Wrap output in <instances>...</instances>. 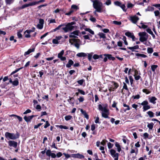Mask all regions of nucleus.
<instances>
[{"label": "nucleus", "mask_w": 160, "mask_h": 160, "mask_svg": "<svg viewBox=\"0 0 160 160\" xmlns=\"http://www.w3.org/2000/svg\"><path fill=\"white\" fill-rule=\"evenodd\" d=\"M112 83H113V85L114 86V89L117 88L118 87V85L117 83L114 82H112Z\"/></svg>", "instance_id": "obj_55"}, {"label": "nucleus", "mask_w": 160, "mask_h": 160, "mask_svg": "<svg viewBox=\"0 0 160 160\" xmlns=\"http://www.w3.org/2000/svg\"><path fill=\"white\" fill-rule=\"evenodd\" d=\"M93 2V7L98 12H102V7L103 5L102 3L99 0H92Z\"/></svg>", "instance_id": "obj_2"}, {"label": "nucleus", "mask_w": 160, "mask_h": 160, "mask_svg": "<svg viewBox=\"0 0 160 160\" xmlns=\"http://www.w3.org/2000/svg\"><path fill=\"white\" fill-rule=\"evenodd\" d=\"M33 117V115H32L28 117L25 116L24 117V119L27 122H29L31 121Z\"/></svg>", "instance_id": "obj_16"}, {"label": "nucleus", "mask_w": 160, "mask_h": 160, "mask_svg": "<svg viewBox=\"0 0 160 160\" xmlns=\"http://www.w3.org/2000/svg\"><path fill=\"white\" fill-rule=\"evenodd\" d=\"M108 148L110 149V148H112V147L113 146V144H112L110 142H109L108 143Z\"/></svg>", "instance_id": "obj_51"}, {"label": "nucleus", "mask_w": 160, "mask_h": 160, "mask_svg": "<svg viewBox=\"0 0 160 160\" xmlns=\"http://www.w3.org/2000/svg\"><path fill=\"white\" fill-rule=\"evenodd\" d=\"M158 66L157 65H152L151 67V69L153 72H155V70L156 68L158 67Z\"/></svg>", "instance_id": "obj_30"}, {"label": "nucleus", "mask_w": 160, "mask_h": 160, "mask_svg": "<svg viewBox=\"0 0 160 160\" xmlns=\"http://www.w3.org/2000/svg\"><path fill=\"white\" fill-rule=\"evenodd\" d=\"M72 116L70 115L67 116L65 117V118L66 121H68L71 119Z\"/></svg>", "instance_id": "obj_40"}, {"label": "nucleus", "mask_w": 160, "mask_h": 160, "mask_svg": "<svg viewBox=\"0 0 160 160\" xmlns=\"http://www.w3.org/2000/svg\"><path fill=\"white\" fill-rule=\"evenodd\" d=\"M56 127H58L61 129H68V128L67 127L65 126H63L62 125H57L56 126Z\"/></svg>", "instance_id": "obj_25"}, {"label": "nucleus", "mask_w": 160, "mask_h": 160, "mask_svg": "<svg viewBox=\"0 0 160 160\" xmlns=\"http://www.w3.org/2000/svg\"><path fill=\"white\" fill-rule=\"evenodd\" d=\"M114 3L115 5L119 6H120L121 4V3L118 1H116Z\"/></svg>", "instance_id": "obj_59"}, {"label": "nucleus", "mask_w": 160, "mask_h": 160, "mask_svg": "<svg viewBox=\"0 0 160 160\" xmlns=\"http://www.w3.org/2000/svg\"><path fill=\"white\" fill-rule=\"evenodd\" d=\"M142 91L143 92L146 93V94H148L150 92L148 89H143Z\"/></svg>", "instance_id": "obj_47"}, {"label": "nucleus", "mask_w": 160, "mask_h": 160, "mask_svg": "<svg viewBox=\"0 0 160 160\" xmlns=\"http://www.w3.org/2000/svg\"><path fill=\"white\" fill-rule=\"evenodd\" d=\"M42 124V123H39L38 124L35 125L34 126V128H37L39 127Z\"/></svg>", "instance_id": "obj_62"}, {"label": "nucleus", "mask_w": 160, "mask_h": 160, "mask_svg": "<svg viewBox=\"0 0 160 160\" xmlns=\"http://www.w3.org/2000/svg\"><path fill=\"white\" fill-rule=\"evenodd\" d=\"M108 142L107 140H103L101 142V144L103 146H104L106 145V142Z\"/></svg>", "instance_id": "obj_52"}, {"label": "nucleus", "mask_w": 160, "mask_h": 160, "mask_svg": "<svg viewBox=\"0 0 160 160\" xmlns=\"http://www.w3.org/2000/svg\"><path fill=\"white\" fill-rule=\"evenodd\" d=\"M78 100L79 102H82L84 100V98L83 97H80L79 98H78Z\"/></svg>", "instance_id": "obj_58"}, {"label": "nucleus", "mask_w": 160, "mask_h": 160, "mask_svg": "<svg viewBox=\"0 0 160 160\" xmlns=\"http://www.w3.org/2000/svg\"><path fill=\"white\" fill-rule=\"evenodd\" d=\"M146 31H147V32L148 33H149L151 35V34H152V33H153V32L151 31V29H150V28H148V29H146Z\"/></svg>", "instance_id": "obj_60"}, {"label": "nucleus", "mask_w": 160, "mask_h": 160, "mask_svg": "<svg viewBox=\"0 0 160 160\" xmlns=\"http://www.w3.org/2000/svg\"><path fill=\"white\" fill-rule=\"evenodd\" d=\"M73 62L71 59H69L68 63L66 65V67L67 68H69L73 64Z\"/></svg>", "instance_id": "obj_17"}, {"label": "nucleus", "mask_w": 160, "mask_h": 160, "mask_svg": "<svg viewBox=\"0 0 160 160\" xmlns=\"http://www.w3.org/2000/svg\"><path fill=\"white\" fill-rule=\"evenodd\" d=\"M155 15L156 17L158 16L160 18V13L158 11H155L154 12Z\"/></svg>", "instance_id": "obj_33"}, {"label": "nucleus", "mask_w": 160, "mask_h": 160, "mask_svg": "<svg viewBox=\"0 0 160 160\" xmlns=\"http://www.w3.org/2000/svg\"><path fill=\"white\" fill-rule=\"evenodd\" d=\"M141 104L143 106V112H145L150 108V106L148 105V103L147 101H143Z\"/></svg>", "instance_id": "obj_8"}, {"label": "nucleus", "mask_w": 160, "mask_h": 160, "mask_svg": "<svg viewBox=\"0 0 160 160\" xmlns=\"http://www.w3.org/2000/svg\"><path fill=\"white\" fill-rule=\"evenodd\" d=\"M69 99L68 100V101L70 104L73 105L74 102L72 101V100L74 99L73 97H69Z\"/></svg>", "instance_id": "obj_22"}, {"label": "nucleus", "mask_w": 160, "mask_h": 160, "mask_svg": "<svg viewBox=\"0 0 160 160\" xmlns=\"http://www.w3.org/2000/svg\"><path fill=\"white\" fill-rule=\"evenodd\" d=\"M64 51L63 50H62L61 52L58 54V58L62 57L64 54Z\"/></svg>", "instance_id": "obj_38"}, {"label": "nucleus", "mask_w": 160, "mask_h": 160, "mask_svg": "<svg viewBox=\"0 0 160 160\" xmlns=\"http://www.w3.org/2000/svg\"><path fill=\"white\" fill-rule=\"evenodd\" d=\"M7 4H10L11 3L13 2V0H5Z\"/></svg>", "instance_id": "obj_41"}, {"label": "nucleus", "mask_w": 160, "mask_h": 160, "mask_svg": "<svg viewBox=\"0 0 160 160\" xmlns=\"http://www.w3.org/2000/svg\"><path fill=\"white\" fill-rule=\"evenodd\" d=\"M154 10V8L151 7H148L147 9H146V11H152Z\"/></svg>", "instance_id": "obj_34"}, {"label": "nucleus", "mask_w": 160, "mask_h": 160, "mask_svg": "<svg viewBox=\"0 0 160 160\" xmlns=\"http://www.w3.org/2000/svg\"><path fill=\"white\" fill-rule=\"evenodd\" d=\"M90 20H91L92 22H94L96 21V19L92 17H91L90 19Z\"/></svg>", "instance_id": "obj_63"}, {"label": "nucleus", "mask_w": 160, "mask_h": 160, "mask_svg": "<svg viewBox=\"0 0 160 160\" xmlns=\"http://www.w3.org/2000/svg\"><path fill=\"white\" fill-rule=\"evenodd\" d=\"M98 35L100 38L105 39L106 38V35L102 32H99Z\"/></svg>", "instance_id": "obj_21"}, {"label": "nucleus", "mask_w": 160, "mask_h": 160, "mask_svg": "<svg viewBox=\"0 0 160 160\" xmlns=\"http://www.w3.org/2000/svg\"><path fill=\"white\" fill-rule=\"evenodd\" d=\"M87 55H88V59L89 61H91L92 60V58L93 54V52H91L90 53H87Z\"/></svg>", "instance_id": "obj_24"}, {"label": "nucleus", "mask_w": 160, "mask_h": 160, "mask_svg": "<svg viewBox=\"0 0 160 160\" xmlns=\"http://www.w3.org/2000/svg\"><path fill=\"white\" fill-rule=\"evenodd\" d=\"M148 136L149 134L147 132H145L143 134L144 138L145 139L148 138Z\"/></svg>", "instance_id": "obj_61"}, {"label": "nucleus", "mask_w": 160, "mask_h": 160, "mask_svg": "<svg viewBox=\"0 0 160 160\" xmlns=\"http://www.w3.org/2000/svg\"><path fill=\"white\" fill-rule=\"evenodd\" d=\"M85 30L86 31H88L90 33H91L92 35H94V31L92 30L90 28H86L85 29Z\"/></svg>", "instance_id": "obj_27"}, {"label": "nucleus", "mask_w": 160, "mask_h": 160, "mask_svg": "<svg viewBox=\"0 0 160 160\" xmlns=\"http://www.w3.org/2000/svg\"><path fill=\"white\" fill-rule=\"evenodd\" d=\"M52 42L53 43L55 44H58L59 43L58 41L56 38L53 39Z\"/></svg>", "instance_id": "obj_50"}, {"label": "nucleus", "mask_w": 160, "mask_h": 160, "mask_svg": "<svg viewBox=\"0 0 160 160\" xmlns=\"http://www.w3.org/2000/svg\"><path fill=\"white\" fill-rule=\"evenodd\" d=\"M29 6L28 4H26L23 5L21 8L20 9H23L25 8L28 7Z\"/></svg>", "instance_id": "obj_46"}, {"label": "nucleus", "mask_w": 160, "mask_h": 160, "mask_svg": "<svg viewBox=\"0 0 160 160\" xmlns=\"http://www.w3.org/2000/svg\"><path fill=\"white\" fill-rule=\"evenodd\" d=\"M93 58L94 59H97L99 58V55L97 54H94L93 56Z\"/></svg>", "instance_id": "obj_53"}, {"label": "nucleus", "mask_w": 160, "mask_h": 160, "mask_svg": "<svg viewBox=\"0 0 160 160\" xmlns=\"http://www.w3.org/2000/svg\"><path fill=\"white\" fill-rule=\"evenodd\" d=\"M78 91L81 94L83 95L85 94V92L79 89H78Z\"/></svg>", "instance_id": "obj_49"}, {"label": "nucleus", "mask_w": 160, "mask_h": 160, "mask_svg": "<svg viewBox=\"0 0 160 160\" xmlns=\"http://www.w3.org/2000/svg\"><path fill=\"white\" fill-rule=\"evenodd\" d=\"M123 83V88L124 89L126 90H128V87H127V85L126 83L124 82Z\"/></svg>", "instance_id": "obj_56"}, {"label": "nucleus", "mask_w": 160, "mask_h": 160, "mask_svg": "<svg viewBox=\"0 0 160 160\" xmlns=\"http://www.w3.org/2000/svg\"><path fill=\"white\" fill-rule=\"evenodd\" d=\"M138 35L140 36L139 40L141 42L146 41L148 38V35L145 32H140Z\"/></svg>", "instance_id": "obj_5"}, {"label": "nucleus", "mask_w": 160, "mask_h": 160, "mask_svg": "<svg viewBox=\"0 0 160 160\" xmlns=\"http://www.w3.org/2000/svg\"><path fill=\"white\" fill-rule=\"evenodd\" d=\"M141 24H142V26L141 27L140 26H138V27L140 28H144V29H145V28H147V25H144L143 24H142V23H141Z\"/></svg>", "instance_id": "obj_48"}, {"label": "nucleus", "mask_w": 160, "mask_h": 160, "mask_svg": "<svg viewBox=\"0 0 160 160\" xmlns=\"http://www.w3.org/2000/svg\"><path fill=\"white\" fill-rule=\"evenodd\" d=\"M125 35L131 38L132 36H133V34L129 32H127L125 33Z\"/></svg>", "instance_id": "obj_32"}, {"label": "nucleus", "mask_w": 160, "mask_h": 160, "mask_svg": "<svg viewBox=\"0 0 160 160\" xmlns=\"http://www.w3.org/2000/svg\"><path fill=\"white\" fill-rule=\"evenodd\" d=\"M18 83L19 82L18 78H16L14 81H13L12 84L14 86H17L18 85Z\"/></svg>", "instance_id": "obj_26"}, {"label": "nucleus", "mask_w": 160, "mask_h": 160, "mask_svg": "<svg viewBox=\"0 0 160 160\" xmlns=\"http://www.w3.org/2000/svg\"><path fill=\"white\" fill-rule=\"evenodd\" d=\"M76 56L78 57H85L87 56V53L84 52H79L76 54Z\"/></svg>", "instance_id": "obj_15"}, {"label": "nucleus", "mask_w": 160, "mask_h": 160, "mask_svg": "<svg viewBox=\"0 0 160 160\" xmlns=\"http://www.w3.org/2000/svg\"><path fill=\"white\" fill-rule=\"evenodd\" d=\"M56 156L58 158H59L61 157L62 155V154L61 152H59L58 153H57V155H56Z\"/></svg>", "instance_id": "obj_64"}, {"label": "nucleus", "mask_w": 160, "mask_h": 160, "mask_svg": "<svg viewBox=\"0 0 160 160\" xmlns=\"http://www.w3.org/2000/svg\"><path fill=\"white\" fill-rule=\"evenodd\" d=\"M115 145L116 147L117 148V151L118 152H120L121 150V146L119 143L118 142H116Z\"/></svg>", "instance_id": "obj_19"}, {"label": "nucleus", "mask_w": 160, "mask_h": 160, "mask_svg": "<svg viewBox=\"0 0 160 160\" xmlns=\"http://www.w3.org/2000/svg\"><path fill=\"white\" fill-rule=\"evenodd\" d=\"M147 113L149 116V117L150 118H152L154 117V113L152 111H149L147 112Z\"/></svg>", "instance_id": "obj_28"}, {"label": "nucleus", "mask_w": 160, "mask_h": 160, "mask_svg": "<svg viewBox=\"0 0 160 160\" xmlns=\"http://www.w3.org/2000/svg\"><path fill=\"white\" fill-rule=\"evenodd\" d=\"M21 68H19L16 69L14 71H13L11 73V75H12L16 73L17 72H18L19 70H20Z\"/></svg>", "instance_id": "obj_44"}, {"label": "nucleus", "mask_w": 160, "mask_h": 160, "mask_svg": "<svg viewBox=\"0 0 160 160\" xmlns=\"http://www.w3.org/2000/svg\"><path fill=\"white\" fill-rule=\"evenodd\" d=\"M104 56H107L108 58L110 60H114L115 58L114 57H112L111 54H104L103 55Z\"/></svg>", "instance_id": "obj_18"}, {"label": "nucleus", "mask_w": 160, "mask_h": 160, "mask_svg": "<svg viewBox=\"0 0 160 160\" xmlns=\"http://www.w3.org/2000/svg\"><path fill=\"white\" fill-rule=\"evenodd\" d=\"M72 156L73 158L79 159L83 158H84V156L79 153L72 154Z\"/></svg>", "instance_id": "obj_13"}, {"label": "nucleus", "mask_w": 160, "mask_h": 160, "mask_svg": "<svg viewBox=\"0 0 160 160\" xmlns=\"http://www.w3.org/2000/svg\"><path fill=\"white\" fill-rule=\"evenodd\" d=\"M110 152L111 156L114 158V160H118L119 154L116 152L115 150L111 149L110 150Z\"/></svg>", "instance_id": "obj_7"}, {"label": "nucleus", "mask_w": 160, "mask_h": 160, "mask_svg": "<svg viewBox=\"0 0 160 160\" xmlns=\"http://www.w3.org/2000/svg\"><path fill=\"white\" fill-rule=\"evenodd\" d=\"M84 82L83 79H81L77 81L78 83L80 85H82Z\"/></svg>", "instance_id": "obj_54"}, {"label": "nucleus", "mask_w": 160, "mask_h": 160, "mask_svg": "<svg viewBox=\"0 0 160 160\" xmlns=\"http://www.w3.org/2000/svg\"><path fill=\"white\" fill-rule=\"evenodd\" d=\"M34 51V48H33L32 49H29L28 50L25 52L24 55L26 56V55L29 54L30 53L33 52Z\"/></svg>", "instance_id": "obj_20"}, {"label": "nucleus", "mask_w": 160, "mask_h": 160, "mask_svg": "<svg viewBox=\"0 0 160 160\" xmlns=\"http://www.w3.org/2000/svg\"><path fill=\"white\" fill-rule=\"evenodd\" d=\"M65 27L62 28V29L65 32H67L69 31H72L74 28V26H72L70 23H68L67 25H65Z\"/></svg>", "instance_id": "obj_6"}, {"label": "nucleus", "mask_w": 160, "mask_h": 160, "mask_svg": "<svg viewBox=\"0 0 160 160\" xmlns=\"http://www.w3.org/2000/svg\"><path fill=\"white\" fill-rule=\"evenodd\" d=\"M139 18L136 15L130 17L129 20L133 23L136 24L138 20H139Z\"/></svg>", "instance_id": "obj_10"}, {"label": "nucleus", "mask_w": 160, "mask_h": 160, "mask_svg": "<svg viewBox=\"0 0 160 160\" xmlns=\"http://www.w3.org/2000/svg\"><path fill=\"white\" fill-rule=\"evenodd\" d=\"M71 8L72 9L77 10L79 9L78 7L75 5H72L71 6Z\"/></svg>", "instance_id": "obj_37"}, {"label": "nucleus", "mask_w": 160, "mask_h": 160, "mask_svg": "<svg viewBox=\"0 0 160 160\" xmlns=\"http://www.w3.org/2000/svg\"><path fill=\"white\" fill-rule=\"evenodd\" d=\"M5 136L8 140H15L19 138V134L18 132L16 134H14L6 132L5 134Z\"/></svg>", "instance_id": "obj_3"}, {"label": "nucleus", "mask_w": 160, "mask_h": 160, "mask_svg": "<svg viewBox=\"0 0 160 160\" xmlns=\"http://www.w3.org/2000/svg\"><path fill=\"white\" fill-rule=\"evenodd\" d=\"M44 24V20L43 19H40L39 20V23L37 25V28L40 29L42 28Z\"/></svg>", "instance_id": "obj_12"}, {"label": "nucleus", "mask_w": 160, "mask_h": 160, "mask_svg": "<svg viewBox=\"0 0 160 160\" xmlns=\"http://www.w3.org/2000/svg\"><path fill=\"white\" fill-rule=\"evenodd\" d=\"M147 51L149 53H152L153 52V49L152 48H148Z\"/></svg>", "instance_id": "obj_39"}, {"label": "nucleus", "mask_w": 160, "mask_h": 160, "mask_svg": "<svg viewBox=\"0 0 160 160\" xmlns=\"http://www.w3.org/2000/svg\"><path fill=\"white\" fill-rule=\"evenodd\" d=\"M52 153L51 150H48L46 152V155L48 157L50 156Z\"/></svg>", "instance_id": "obj_36"}, {"label": "nucleus", "mask_w": 160, "mask_h": 160, "mask_svg": "<svg viewBox=\"0 0 160 160\" xmlns=\"http://www.w3.org/2000/svg\"><path fill=\"white\" fill-rule=\"evenodd\" d=\"M154 124L153 123L151 122L150 123H148V125L147 127L149 128V129H152L153 127Z\"/></svg>", "instance_id": "obj_29"}, {"label": "nucleus", "mask_w": 160, "mask_h": 160, "mask_svg": "<svg viewBox=\"0 0 160 160\" xmlns=\"http://www.w3.org/2000/svg\"><path fill=\"white\" fill-rule=\"evenodd\" d=\"M98 109L101 111L102 117L105 118H109L108 116L109 115V110L106 107H103L101 104L98 105Z\"/></svg>", "instance_id": "obj_1"}, {"label": "nucleus", "mask_w": 160, "mask_h": 160, "mask_svg": "<svg viewBox=\"0 0 160 160\" xmlns=\"http://www.w3.org/2000/svg\"><path fill=\"white\" fill-rule=\"evenodd\" d=\"M136 55L137 56L141 57L143 58H145L147 57V56L145 55L140 53H137V54Z\"/></svg>", "instance_id": "obj_35"}, {"label": "nucleus", "mask_w": 160, "mask_h": 160, "mask_svg": "<svg viewBox=\"0 0 160 160\" xmlns=\"http://www.w3.org/2000/svg\"><path fill=\"white\" fill-rule=\"evenodd\" d=\"M28 4L29 6H34V5H35L37 4V2H33L29 3Z\"/></svg>", "instance_id": "obj_42"}, {"label": "nucleus", "mask_w": 160, "mask_h": 160, "mask_svg": "<svg viewBox=\"0 0 160 160\" xmlns=\"http://www.w3.org/2000/svg\"><path fill=\"white\" fill-rule=\"evenodd\" d=\"M113 23L118 25H120L121 24V22H118L116 21H113Z\"/></svg>", "instance_id": "obj_43"}, {"label": "nucleus", "mask_w": 160, "mask_h": 160, "mask_svg": "<svg viewBox=\"0 0 160 160\" xmlns=\"http://www.w3.org/2000/svg\"><path fill=\"white\" fill-rule=\"evenodd\" d=\"M123 107H127V108L124 110V111L125 112L127 110H129L130 109V108L129 106L127 105L125 103H124L123 104Z\"/></svg>", "instance_id": "obj_31"}, {"label": "nucleus", "mask_w": 160, "mask_h": 160, "mask_svg": "<svg viewBox=\"0 0 160 160\" xmlns=\"http://www.w3.org/2000/svg\"><path fill=\"white\" fill-rule=\"evenodd\" d=\"M69 42L71 45L74 46L78 49H79L80 46L82 45V42L78 39H70Z\"/></svg>", "instance_id": "obj_4"}, {"label": "nucleus", "mask_w": 160, "mask_h": 160, "mask_svg": "<svg viewBox=\"0 0 160 160\" xmlns=\"http://www.w3.org/2000/svg\"><path fill=\"white\" fill-rule=\"evenodd\" d=\"M128 48L132 50V51H133L134 50L138 49L139 48V46L138 45H136L132 47H128Z\"/></svg>", "instance_id": "obj_23"}, {"label": "nucleus", "mask_w": 160, "mask_h": 160, "mask_svg": "<svg viewBox=\"0 0 160 160\" xmlns=\"http://www.w3.org/2000/svg\"><path fill=\"white\" fill-rule=\"evenodd\" d=\"M22 32V30L17 32V36L19 38H22V35L21 34V32Z\"/></svg>", "instance_id": "obj_45"}, {"label": "nucleus", "mask_w": 160, "mask_h": 160, "mask_svg": "<svg viewBox=\"0 0 160 160\" xmlns=\"http://www.w3.org/2000/svg\"><path fill=\"white\" fill-rule=\"evenodd\" d=\"M148 99L150 102L155 104L156 103L155 101L157 100V98L153 96L149 98Z\"/></svg>", "instance_id": "obj_14"}, {"label": "nucleus", "mask_w": 160, "mask_h": 160, "mask_svg": "<svg viewBox=\"0 0 160 160\" xmlns=\"http://www.w3.org/2000/svg\"><path fill=\"white\" fill-rule=\"evenodd\" d=\"M8 145L10 147H12L15 148L17 146V142L14 141L10 140L8 141Z\"/></svg>", "instance_id": "obj_11"}, {"label": "nucleus", "mask_w": 160, "mask_h": 160, "mask_svg": "<svg viewBox=\"0 0 160 160\" xmlns=\"http://www.w3.org/2000/svg\"><path fill=\"white\" fill-rule=\"evenodd\" d=\"M50 124L48 122V121H46V124H45V125H44V128H47L48 127V126H50Z\"/></svg>", "instance_id": "obj_57"}, {"label": "nucleus", "mask_w": 160, "mask_h": 160, "mask_svg": "<svg viewBox=\"0 0 160 160\" xmlns=\"http://www.w3.org/2000/svg\"><path fill=\"white\" fill-rule=\"evenodd\" d=\"M80 33L79 30H77L71 32L69 35L70 38H78V36H79Z\"/></svg>", "instance_id": "obj_9"}]
</instances>
